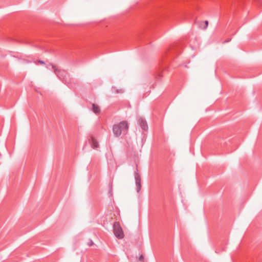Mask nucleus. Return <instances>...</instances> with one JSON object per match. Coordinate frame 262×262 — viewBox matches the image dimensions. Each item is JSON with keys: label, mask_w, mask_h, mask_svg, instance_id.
<instances>
[{"label": "nucleus", "mask_w": 262, "mask_h": 262, "mask_svg": "<svg viewBox=\"0 0 262 262\" xmlns=\"http://www.w3.org/2000/svg\"><path fill=\"white\" fill-rule=\"evenodd\" d=\"M129 128L128 123L126 121H122L113 126V132L116 137H120L122 134H127Z\"/></svg>", "instance_id": "obj_1"}, {"label": "nucleus", "mask_w": 262, "mask_h": 262, "mask_svg": "<svg viewBox=\"0 0 262 262\" xmlns=\"http://www.w3.org/2000/svg\"><path fill=\"white\" fill-rule=\"evenodd\" d=\"M50 65L52 66V68L57 76L68 86H70L71 78L68 73L64 70L58 69L55 64L50 63Z\"/></svg>", "instance_id": "obj_2"}, {"label": "nucleus", "mask_w": 262, "mask_h": 262, "mask_svg": "<svg viewBox=\"0 0 262 262\" xmlns=\"http://www.w3.org/2000/svg\"><path fill=\"white\" fill-rule=\"evenodd\" d=\"M113 230L115 235L119 239H122L124 237V234L123 230L118 222H115L113 225Z\"/></svg>", "instance_id": "obj_3"}, {"label": "nucleus", "mask_w": 262, "mask_h": 262, "mask_svg": "<svg viewBox=\"0 0 262 262\" xmlns=\"http://www.w3.org/2000/svg\"><path fill=\"white\" fill-rule=\"evenodd\" d=\"M134 177L135 179L136 190L137 192H139L141 188V179L139 170L136 166V170L134 171Z\"/></svg>", "instance_id": "obj_4"}, {"label": "nucleus", "mask_w": 262, "mask_h": 262, "mask_svg": "<svg viewBox=\"0 0 262 262\" xmlns=\"http://www.w3.org/2000/svg\"><path fill=\"white\" fill-rule=\"evenodd\" d=\"M138 124L143 130H147L148 129V125L147 122L145 119L142 117H140L138 120Z\"/></svg>", "instance_id": "obj_5"}, {"label": "nucleus", "mask_w": 262, "mask_h": 262, "mask_svg": "<svg viewBox=\"0 0 262 262\" xmlns=\"http://www.w3.org/2000/svg\"><path fill=\"white\" fill-rule=\"evenodd\" d=\"M89 140L92 148H93L94 149H97L99 147V143L94 137L91 136Z\"/></svg>", "instance_id": "obj_6"}, {"label": "nucleus", "mask_w": 262, "mask_h": 262, "mask_svg": "<svg viewBox=\"0 0 262 262\" xmlns=\"http://www.w3.org/2000/svg\"><path fill=\"white\" fill-rule=\"evenodd\" d=\"M208 26V21L207 20L201 21L199 22V27L202 29H206Z\"/></svg>", "instance_id": "obj_7"}, {"label": "nucleus", "mask_w": 262, "mask_h": 262, "mask_svg": "<svg viewBox=\"0 0 262 262\" xmlns=\"http://www.w3.org/2000/svg\"><path fill=\"white\" fill-rule=\"evenodd\" d=\"M93 111L96 114H98L100 112V109L99 106L98 105L95 104H93Z\"/></svg>", "instance_id": "obj_8"}, {"label": "nucleus", "mask_w": 262, "mask_h": 262, "mask_svg": "<svg viewBox=\"0 0 262 262\" xmlns=\"http://www.w3.org/2000/svg\"><path fill=\"white\" fill-rule=\"evenodd\" d=\"M34 63L37 64V63H39L41 64H42V65H45V61H42V60H36L34 61Z\"/></svg>", "instance_id": "obj_9"}, {"label": "nucleus", "mask_w": 262, "mask_h": 262, "mask_svg": "<svg viewBox=\"0 0 262 262\" xmlns=\"http://www.w3.org/2000/svg\"><path fill=\"white\" fill-rule=\"evenodd\" d=\"M144 259L143 256L142 255H140L139 257V260L143 261Z\"/></svg>", "instance_id": "obj_10"}, {"label": "nucleus", "mask_w": 262, "mask_h": 262, "mask_svg": "<svg viewBox=\"0 0 262 262\" xmlns=\"http://www.w3.org/2000/svg\"><path fill=\"white\" fill-rule=\"evenodd\" d=\"M93 244H94V243H93V241H91L90 243V244H89V246H92V245H93Z\"/></svg>", "instance_id": "obj_11"}, {"label": "nucleus", "mask_w": 262, "mask_h": 262, "mask_svg": "<svg viewBox=\"0 0 262 262\" xmlns=\"http://www.w3.org/2000/svg\"><path fill=\"white\" fill-rule=\"evenodd\" d=\"M230 40H231V39H228V40H225V41H224V42H229Z\"/></svg>", "instance_id": "obj_12"}, {"label": "nucleus", "mask_w": 262, "mask_h": 262, "mask_svg": "<svg viewBox=\"0 0 262 262\" xmlns=\"http://www.w3.org/2000/svg\"><path fill=\"white\" fill-rule=\"evenodd\" d=\"M46 68H47V69H49L48 65H47V66H46Z\"/></svg>", "instance_id": "obj_13"}, {"label": "nucleus", "mask_w": 262, "mask_h": 262, "mask_svg": "<svg viewBox=\"0 0 262 262\" xmlns=\"http://www.w3.org/2000/svg\"><path fill=\"white\" fill-rule=\"evenodd\" d=\"M116 92H117V93H120V91H119L118 90H116Z\"/></svg>", "instance_id": "obj_14"}]
</instances>
